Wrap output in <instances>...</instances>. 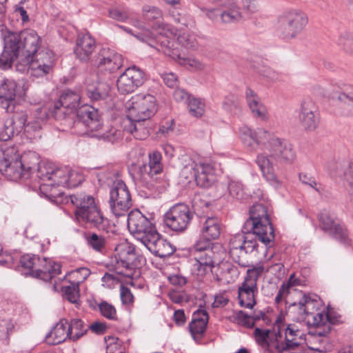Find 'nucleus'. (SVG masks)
Instances as JSON below:
<instances>
[{"mask_svg":"<svg viewBox=\"0 0 353 353\" xmlns=\"http://www.w3.org/2000/svg\"><path fill=\"white\" fill-rule=\"evenodd\" d=\"M239 133L245 147L250 150H256L261 145L263 146L264 152L258 154L256 162L268 181L279 183L274 168L294 161L296 153L292 144L263 128L252 130L243 125L239 129Z\"/></svg>","mask_w":353,"mask_h":353,"instance_id":"nucleus-1","label":"nucleus"},{"mask_svg":"<svg viewBox=\"0 0 353 353\" xmlns=\"http://www.w3.org/2000/svg\"><path fill=\"white\" fill-rule=\"evenodd\" d=\"M96 48L94 39L89 33L82 34L77 39L74 53L81 62H90L103 75L114 73L122 66V56L110 48H102L92 57Z\"/></svg>","mask_w":353,"mask_h":353,"instance_id":"nucleus-2","label":"nucleus"},{"mask_svg":"<svg viewBox=\"0 0 353 353\" xmlns=\"http://www.w3.org/2000/svg\"><path fill=\"white\" fill-rule=\"evenodd\" d=\"M41 45V39L32 29L9 33L4 39L3 51L0 56V68L8 69L19 57L21 61L31 58Z\"/></svg>","mask_w":353,"mask_h":353,"instance_id":"nucleus-3","label":"nucleus"},{"mask_svg":"<svg viewBox=\"0 0 353 353\" xmlns=\"http://www.w3.org/2000/svg\"><path fill=\"white\" fill-rule=\"evenodd\" d=\"M70 199L75 207L74 219L79 225L86 229L108 232L109 220L105 217L92 196L81 192L70 195Z\"/></svg>","mask_w":353,"mask_h":353,"instance_id":"nucleus-4","label":"nucleus"},{"mask_svg":"<svg viewBox=\"0 0 353 353\" xmlns=\"http://www.w3.org/2000/svg\"><path fill=\"white\" fill-rule=\"evenodd\" d=\"M249 214L250 217L244 223L242 232H253L266 247H271L275 235L267 208L262 203L254 204L250 207Z\"/></svg>","mask_w":353,"mask_h":353,"instance_id":"nucleus-5","label":"nucleus"},{"mask_svg":"<svg viewBox=\"0 0 353 353\" xmlns=\"http://www.w3.org/2000/svg\"><path fill=\"white\" fill-rule=\"evenodd\" d=\"M253 232L237 234L229 241V254L232 260L241 267H248L258 253V243Z\"/></svg>","mask_w":353,"mask_h":353,"instance_id":"nucleus-6","label":"nucleus"},{"mask_svg":"<svg viewBox=\"0 0 353 353\" xmlns=\"http://www.w3.org/2000/svg\"><path fill=\"white\" fill-rule=\"evenodd\" d=\"M125 108L129 121H146L157 112V101L152 94L140 93L126 102Z\"/></svg>","mask_w":353,"mask_h":353,"instance_id":"nucleus-7","label":"nucleus"},{"mask_svg":"<svg viewBox=\"0 0 353 353\" xmlns=\"http://www.w3.org/2000/svg\"><path fill=\"white\" fill-rule=\"evenodd\" d=\"M162 156L160 152L153 151L149 154V161L139 167L138 179L143 187L152 192L158 188L163 172Z\"/></svg>","mask_w":353,"mask_h":353,"instance_id":"nucleus-8","label":"nucleus"},{"mask_svg":"<svg viewBox=\"0 0 353 353\" xmlns=\"http://www.w3.org/2000/svg\"><path fill=\"white\" fill-rule=\"evenodd\" d=\"M307 23L305 13L299 10H292L281 15L276 27L277 35L283 39L294 38Z\"/></svg>","mask_w":353,"mask_h":353,"instance_id":"nucleus-9","label":"nucleus"},{"mask_svg":"<svg viewBox=\"0 0 353 353\" xmlns=\"http://www.w3.org/2000/svg\"><path fill=\"white\" fill-rule=\"evenodd\" d=\"M81 95L79 92L71 90H65L55 103L53 110L50 111L51 117L56 120L65 121L73 119V117L79 108Z\"/></svg>","mask_w":353,"mask_h":353,"instance_id":"nucleus-10","label":"nucleus"},{"mask_svg":"<svg viewBox=\"0 0 353 353\" xmlns=\"http://www.w3.org/2000/svg\"><path fill=\"white\" fill-rule=\"evenodd\" d=\"M109 205L116 216H125L132 205L131 194L121 180L113 183L110 190Z\"/></svg>","mask_w":353,"mask_h":353,"instance_id":"nucleus-11","label":"nucleus"},{"mask_svg":"<svg viewBox=\"0 0 353 353\" xmlns=\"http://www.w3.org/2000/svg\"><path fill=\"white\" fill-rule=\"evenodd\" d=\"M142 12L145 20L151 22L154 21L152 27L158 34L155 41V46L150 43H149L150 46L154 47L158 50V47L161 46L160 40L162 37L167 38L170 42L174 39L176 30L169 25L162 23L163 14L159 8L145 5L143 7Z\"/></svg>","mask_w":353,"mask_h":353,"instance_id":"nucleus-12","label":"nucleus"},{"mask_svg":"<svg viewBox=\"0 0 353 353\" xmlns=\"http://www.w3.org/2000/svg\"><path fill=\"white\" fill-rule=\"evenodd\" d=\"M193 214L189 206L178 203L172 206L164 216L165 225L175 232H183L190 225Z\"/></svg>","mask_w":353,"mask_h":353,"instance_id":"nucleus-13","label":"nucleus"},{"mask_svg":"<svg viewBox=\"0 0 353 353\" xmlns=\"http://www.w3.org/2000/svg\"><path fill=\"white\" fill-rule=\"evenodd\" d=\"M128 228L141 243L157 230L151 221L139 210H134L128 213Z\"/></svg>","mask_w":353,"mask_h":353,"instance_id":"nucleus-14","label":"nucleus"},{"mask_svg":"<svg viewBox=\"0 0 353 353\" xmlns=\"http://www.w3.org/2000/svg\"><path fill=\"white\" fill-rule=\"evenodd\" d=\"M77 119L73 122L74 128L84 127L88 131L98 132L101 129L103 123L101 115L97 109L88 105L79 107L74 114Z\"/></svg>","mask_w":353,"mask_h":353,"instance_id":"nucleus-15","label":"nucleus"},{"mask_svg":"<svg viewBox=\"0 0 353 353\" xmlns=\"http://www.w3.org/2000/svg\"><path fill=\"white\" fill-rule=\"evenodd\" d=\"M160 42L161 46L158 47V51L162 52L166 56L170 57L181 65L194 70H201L203 68V64L199 60L186 57L184 54L180 52L178 48L174 47V39L170 42L167 38L162 37Z\"/></svg>","mask_w":353,"mask_h":353,"instance_id":"nucleus-16","label":"nucleus"},{"mask_svg":"<svg viewBox=\"0 0 353 353\" xmlns=\"http://www.w3.org/2000/svg\"><path fill=\"white\" fill-rule=\"evenodd\" d=\"M144 82L143 72L135 65L127 68L118 78L117 86L122 94L132 93Z\"/></svg>","mask_w":353,"mask_h":353,"instance_id":"nucleus-17","label":"nucleus"},{"mask_svg":"<svg viewBox=\"0 0 353 353\" xmlns=\"http://www.w3.org/2000/svg\"><path fill=\"white\" fill-rule=\"evenodd\" d=\"M319 220L325 232L339 241H345L347 236L346 230L333 213L324 210L319 214Z\"/></svg>","mask_w":353,"mask_h":353,"instance_id":"nucleus-18","label":"nucleus"},{"mask_svg":"<svg viewBox=\"0 0 353 353\" xmlns=\"http://www.w3.org/2000/svg\"><path fill=\"white\" fill-rule=\"evenodd\" d=\"M141 243L154 255L162 259L170 256L175 251L174 246L162 238L157 230Z\"/></svg>","mask_w":353,"mask_h":353,"instance_id":"nucleus-19","label":"nucleus"},{"mask_svg":"<svg viewBox=\"0 0 353 353\" xmlns=\"http://www.w3.org/2000/svg\"><path fill=\"white\" fill-rule=\"evenodd\" d=\"M299 121L305 130L313 131L319 124L318 107L311 99H305L301 105Z\"/></svg>","mask_w":353,"mask_h":353,"instance_id":"nucleus-20","label":"nucleus"},{"mask_svg":"<svg viewBox=\"0 0 353 353\" xmlns=\"http://www.w3.org/2000/svg\"><path fill=\"white\" fill-rule=\"evenodd\" d=\"M50 116H51L50 113L46 108H38L34 112L33 119L26 123L23 134L30 141L40 138L42 125Z\"/></svg>","mask_w":353,"mask_h":353,"instance_id":"nucleus-21","label":"nucleus"},{"mask_svg":"<svg viewBox=\"0 0 353 353\" xmlns=\"http://www.w3.org/2000/svg\"><path fill=\"white\" fill-rule=\"evenodd\" d=\"M39 165V156L35 152L29 151L21 157L17 153L14 171L18 172L19 176H16V181L28 177L29 174L35 171Z\"/></svg>","mask_w":353,"mask_h":353,"instance_id":"nucleus-22","label":"nucleus"},{"mask_svg":"<svg viewBox=\"0 0 353 353\" xmlns=\"http://www.w3.org/2000/svg\"><path fill=\"white\" fill-rule=\"evenodd\" d=\"M17 151L14 147L0 148V172L8 179L16 181L18 172L15 170Z\"/></svg>","mask_w":353,"mask_h":353,"instance_id":"nucleus-23","label":"nucleus"},{"mask_svg":"<svg viewBox=\"0 0 353 353\" xmlns=\"http://www.w3.org/2000/svg\"><path fill=\"white\" fill-rule=\"evenodd\" d=\"M75 176H77L75 171H69L67 168H56L53 165V172L50 176V182L42 183L41 188L44 189L46 186L53 185H66L69 188L77 187L81 177L79 176V179L74 181L72 177Z\"/></svg>","mask_w":353,"mask_h":353,"instance_id":"nucleus-24","label":"nucleus"},{"mask_svg":"<svg viewBox=\"0 0 353 353\" xmlns=\"http://www.w3.org/2000/svg\"><path fill=\"white\" fill-rule=\"evenodd\" d=\"M61 273V265L46 259H41L34 269L33 276L44 281H52Z\"/></svg>","mask_w":353,"mask_h":353,"instance_id":"nucleus-25","label":"nucleus"},{"mask_svg":"<svg viewBox=\"0 0 353 353\" xmlns=\"http://www.w3.org/2000/svg\"><path fill=\"white\" fill-rule=\"evenodd\" d=\"M194 174L196 185L202 188H210L216 181L214 167L209 162L200 161Z\"/></svg>","mask_w":353,"mask_h":353,"instance_id":"nucleus-26","label":"nucleus"},{"mask_svg":"<svg viewBox=\"0 0 353 353\" xmlns=\"http://www.w3.org/2000/svg\"><path fill=\"white\" fill-rule=\"evenodd\" d=\"M194 259L196 261L194 266L201 274H205L208 272H212V268L217 263V254L213 249H207L203 252H197L194 254Z\"/></svg>","mask_w":353,"mask_h":353,"instance_id":"nucleus-27","label":"nucleus"},{"mask_svg":"<svg viewBox=\"0 0 353 353\" xmlns=\"http://www.w3.org/2000/svg\"><path fill=\"white\" fill-rule=\"evenodd\" d=\"M17 83L12 80H6L0 85V103L7 112L14 110Z\"/></svg>","mask_w":353,"mask_h":353,"instance_id":"nucleus-28","label":"nucleus"},{"mask_svg":"<svg viewBox=\"0 0 353 353\" xmlns=\"http://www.w3.org/2000/svg\"><path fill=\"white\" fill-rule=\"evenodd\" d=\"M319 305L316 299L312 298L309 294H303L297 303L290 305V309L297 312L300 319L307 316L314 312H317Z\"/></svg>","mask_w":353,"mask_h":353,"instance_id":"nucleus-29","label":"nucleus"},{"mask_svg":"<svg viewBox=\"0 0 353 353\" xmlns=\"http://www.w3.org/2000/svg\"><path fill=\"white\" fill-rule=\"evenodd\" d=\"M257 291V285L244 280L238 290L240 305L247 308H252L256 304L254 294Z\"/></svg>","mask_w":353,"mask_h":353,"instance_id":"nucleus-30","label":"nucleus"},{"mask_svg":"<svg viewBox=\"0 0 353 353\" xmlns=\"http://www.w3.org/2000/svg\"><path fill=\"white\" fill-rule=\"evenodd\" d=\"M68 322L62 319L46 335V341L49 345H58L70 339V334L67 327Z\"/></svg>","mask_w":353,"mask_h":353,"instance_id":"nucleus-31","label":"nucleus"},{"mask_svg":"<svg viewBox=\"0 0 353 353\" xmlns=\"http://www.w3.org/2000/svg\"><path fill=\"white\" fill-rule=\"evenodd\" d=\"M245 97L248 105L251 110L253 116L261 120L266 119L267 109L261 103L260 99L254 90L248 88L245 91Z\"/></svg>","mask_w":353,"mask_h":353,"instance_id":"nucleus-32","label":"nucleus"},{"mask_svg":"<svg viewBox=\"0 0 353 353\" xmlns=\"http://www.w3.org/2000/svg\"><path fill=\"white\" fill-rule=\"evenodd\" d=\"M23 63H17V69L20 71H25L26 68L31 76L42 77L49 74L52 68H46L43 64L30 60V58L23 61Z\"/></svg>","mask_w":353,"mask_h":353,"instance_id":"nucleus-33","label":"nucleus"},{"mask_svg":"<svg viewBox=\"0 0 353 353\" xmlns=\"http://www.w3.org/2000/svg\"><path fill=\"white\" fill-rule=\"evenodd\" d=\"M202 235L207 239H216L221 234V226L218 219L208 217L203 224Z\"/></svg>","mask_w":353,"mask_h":353,"instance_id":"nucleus-34","label":"nucleus"},{"mask_svg":"<svg viewBox=\"0 0 353 353\" xmlns=\"http://www.w3.org/2000/svg\"><path fill=\"white\" fill-rule=\"evenodd\" d=\"M221 23H234L240 21L242 19L241 8L236 3H231L225 9L221 11Z\"/></svg>","mask_w":353,"mask_h":353,"instance_id":"nucleus-35","label":"nucleus"},{"mask_svg":"<svg viewBox=\"0 0 353 353\" xmlns=\"http://www.w3.org/2000/svg\"><path fill=\"white\" fill-rule=\"evenodd\" d=\"M67 327L70 334V339L75 341L83 336L88 330V325L80 319H72Z\"/></svg>","mask_w":353,"mask_h":353,"instance_id":"nucleus-36","label":"nucleus"},{"mask_svg":"<svg viewBox=\"0 0 353 353\" xmlns=\"http://www.w3.org/2000/svg\"><path fill=\"white\" fill-rule=\"evenodd\" d=\"M343 108L347 110V114L353 113V87L350 85H344L337 97Z\"/></svg>","mask_w":353,"mask_h":353,"instance_id":"nucleus-37","label":"nucleus"},{"mask_svg":"<svg viewBox=\"0 0 353 353\" xmlns=\"http://www.w3.org/2000/svg\"><path fill=\"white\" fill-rule=\"evenodd\" d=\"M207 321L205 317L204 321H196L192 319L188 325L189 330L191 334L192 339L196 341L199 342L202 339L207 327Z\"/></svg>","mask_w":353,"mask_h":353,"instance_id":"nucleus-38","label":"nucleus"},{"mask_svg":"<svg viewBox=\"0 0 353 353\" xmlns=\"http://www.w3.org/2000/svg\"><path fill=\"white\" fill-rule=\"evenodd\" d=\"M328 319L329 316L326 315V313L324 312L317 311L314 312L312 314H308L307 316H305L302 319L306 321L309 326L319 327V330H321V327L326 328Z\"/></svg>","mask_w":353,"mask_h":353,"instance_id":"nucleus-39","label":"nucleus"},{"mask_svg":"<svg viewBox=\"0 0 353 353\" xmlns=\"http://www.w3.org/2000/svg\"><path fill=\"white\" fill-rule=\"evenodd\" d=\"M30 60L43 64L46 68H52L54 64V54L50 50L37 51L31 57Z\"/></svg>","mask_w":353,"mask_h":353,"instance_id":"nucleus-40","label":"nucleus"},{"mask_svg":"<svg viewBox=\"0 0 353 353\" xmlns=\"http://www.w3.org/2000/svg\"><path fill=\"white\" fill-rule=\"evenodd\" d=\"M192 207L193 214L199 217L205 216L210 212V203L201 198L200 195H195L192 199Z\"/></svg>","mask_w":353,"mask_h":353,"instance_id":"nucleus-41","label":"nucleus"},{"mask_svg":"<svg viewBox=\"0 0 353 353\" xmlns=\"http://www.w3.org/2000/svg\"><path fill=\"white\" fill-rule=\"evenodd\" d=\"M15 325L12 319L0 320V341L3 345H8L10 336L14 332Z\"/></svg>","mask_w":353,"mask_h":353,"instance_id":"nucleus-42","label":"nucleus"},{"mask_svg":"<svg viewBox=\"0 0 353 353\" xmlns=\"http://www.w3.org/2000/svg\"><path fill=\"white\" fill-rule=\"evenodd\" d=\"M28 115L24 112H16L11 117L7 118L8 121H11V125L16 132L19 134L23 132L27 123Z\"/></svg>","mask_w":353,"mask_h":353,"instance_id":"nucleus-43","label":"nucleus"},{"mask_svg":"<svg viewBox=\"0 0 353 353\" xmlns=\"http://www.w3.org/2000/svg\"><path fill=\"white\" fill-rule=\"evenodd\" d=\"M88 245L97 252H101L105 246L106 240L101 236L94 232H89L85 236Z\"/></svg>","mask_w":353,"mask_h":353,"instance_id":"nucleus-44","label":"nucleus"},{"mask_svg":"<svg viewBox=\"0 0 353 353\" xmlns=\"http://www.w3.org/2000/svg\"><path fill=\"white\" fill-rule=\"evenodd\" d=\"M64 297L70 303H77L79 296V284L78 282H70V285L62 287Z\"/></svg>","mask_w":353,"mask_h":353,"instance_id":"nucleus-45","label":"nucleus"},{"mask_svg":"<svg viewBox=\"0 0 353 353\" xmlns=\"http://www.w3.org/2000/svg\"><path fill=\"white\" fill-rule=\"evenodd\" d=\"M109 86L101 83L97 88H90L87 90V95L91 101H97L105 99L108 94Z\"/></svg>","mask_w":353,"mask_h":353,"instance_id":"nucleus-46","label":"nucleus"},{"mask_svg":"<svg viewBox=\"0 0 353 353\" xmlns=\"http://www.w3.org/2000/svg\"><path fill=\"white\" fill-rule=\"evenodd\" d=\"M131 124L128 129L130 133L134 134V137L138 139H145L149 135L148 128L143 126V122L145 121H130Z\"/></svg>","mask_w":353,"mask_h":353,"instance_id":"nucleus-47","label":"nucleus"},{"mask_svg":"<svg viewBox=\"0 0 353 353\" xmlns=\"http://www.w3.org/2000/svg\"><path fill=\"white\" fill-rule=\"evenodd\" d=\"M187 104L191 115L201 117L204 114L205 103L201 99L192 97Z\"/></svg>","mask_w":353,"mask_h":353,"instance_id":"nucleus-48","label":"nucleus"},{"mask_svg":"<svg viewBox=\"0 0 353 353\" xmlns=\"http://www.w3.org/2000/svg\"><path fill=\"white\" fill-rule=\"evenodd\" d=\"M177 43L186 49H194L196 48L197 42L195 37L188 32H181L178 34Z\"/></svg>","mask_w":353,"mask_h":353,"instance_id":"nucleus-49","label":"nucleus"},{"mask_svg":"<svg viewBox=\"0 0 353 353\" xmlns=\"http://www.w3.org/2000/svg\"><path fill=\"white\" fill-rule=\"evenodd\" d=\"M39 261V256L36 255L25 254L20 259L21 267L29 271V274L33 276L34 269Z\"/></svg>","mask_w":353,"mask_h":353,"instance_id":"nucleus-50","label":"nucleus"},{"mask_svg":"<svg viewBox=\"0 0 353 353\" xmlns=\"http://www.w3.org/2000/svg\"><path fill=\"white\" fill-rule=\"evenodd\" d=\"M326 315L329 316L326 328H323V330L316 331L318 336H324L329 334L331 330V324L334 325L343 323V317L340 314H336L334 312H326Z\"/></svg>","mask_w":353,"mask_h":353,"instance_id":"nucleus-51","label":"nucleus"},{"mask_svg":"<svg viewBox=\"0 0 353 353\" xmlns=\"http://www.w3.org/2000/svg\"><path fill=\"white\" fill-rule=\"evenodd\" d=\"M35 171H37V176L43 181V183H48L50 182V176L53 172V164L40 163Z\"/></svg>","mask_w":353,"mask_h":353,"instance_id":"nucleus-52","label":"nucleus"},{"mask_svg":"<svg viewBox=\"0 0 353 353\" xmlns=\"http://www.w3.org/2000/svg\"><path fill=\"white\" fill-rule=\"evenodd\" d=\"M10 122L7 119L4 121L3 126L0 128V141H7L10 140L14 135H18Z\"/></svg>","mask_w":353,"mask_h":353,"instance_id":"nucleus-53","label":"nucleus"},{"mask_svg":"<svg viewBox=\"0 0 353 353\" xmlns=\"http://www.w3.org/2000/svg\"><path fill=\"white\" fill-rule=\"evenodd\" d=\"M299 179L302 183L314 188L319 194H323L324 188L322 185L317 183L314 177L305 173H301L299 174Z\"/></svg>","mask_w":353,"mask_h":353,"instance_id":"nucleus-54","label":"nucleus"},{"mask_svg":"<svg viewBox=\"0 0 353 353\" xmlns=\"http://www.w3.org/2000/svg\"><path fill=\"white\" fill-rule=\"evenodd\" d=\"M230 194L234 199L241 200L243 198L244 191L243 185L239 181L231 180L228 183Z\"/></svg>","mask_w":353,"mask_h":353,"instance_id":"nucleus-55","label":"nucleus"},{"mask_svg":"<svg viewBox=\"0 0 353 353\" xmlns=\"http://www.w3.org/2000/svg\"><path fill=\"white\" fill-rule=\"evenodd\" d=\"M108 15L114 20L125 22L130 19V12L126 10H121L118 8H112L108 10Z\"/></svg>","mask_w":353,"mask_h":353,"instance_id":"nucleus-56","label":"nucleus"},{"mask_svg":"<svg viewBox=\"0 0 353 353\" xmlns=\"http://www.w3.org/2000/svg\"><path fill=\"white\" fill-rule=\"evenodd\" d=\"M263 271L264 268L262 265L249 269L247 271V274L244 280L253 284L257 285V280L261 276Z\"/></svg>","mask_w":353,"mask_h":353,"instance_id":"nucleus-57","label":"nucleus"},{"mask_svg":"<svg viewBox=\"0 0 353 353\" xmlns=\"http://www.w3.org/2000/svg\"><path fill=\"white\" fill-rule=\"evenodd\" d=\"M99 308L101 314L108 319H115L117 312L115 307L107 303L106 301H102L100 304H99Z\"/></svg>","mask_w":353,"mask_h":353,"instance_id":"nucleus-58","label":"nucleus"},{"mask_svg":"<svg viewBox=\"0 0 353 353\" xmlns=\"http://www.w3.org/2000/svg\"><path fill=\"white\" fill-rule=\"evenodd\" d=\"M235 320L239 324L248 328H252L254 325V322L252 316L247 314L242 310L237 312L235 316Z\"/></svg>","mask_w":353,"mask_h":353,"instance_id":"nucleus-59","label":"nucleus"},{"mask_svg":"<svg viewBox=\"0 0 353 353\" xmlns=\"http://www.w3.org/2000/svg\"><path fill=\"white\" fill-rule=\"evenodd\" d=\"M90 270L87 268H79L70 273L72 279H76L74 282H78L79 284L83 282L90 274Z\"/></svg>","mask_w":353,"mask_h":353,"instance_id":"nucleus-60","label":"nucleus"},{"mask_svg":"<svg viewBox=\"0 0 353 353\" xmlns=\"http://www.w3.org/2000/svg\"><path fill=\"white\" fill-rule=\"evenodd\" d=\"M207 249H212V243L210 239H203L197 241L192 247L191 252L193 256L197 252H203Z\"/></svg>","mask_w":353,"mask_h":353,"instance_id":"nucleus-61","label":"nucleus"},{"mask_svg":"<svg viewBox=\"0 0 353 353\" xmlns=\"http://www.w3.org/2000/svg\"><path fill=\"white\" fill-rule=\"evenodd\" d=\"M222 276L227 280L237 277L239 272L237 268L229 263H222L220 266Z\"/></svg>","mask_w":353,"mask_h":353,"instance_id":"nucleus-62","label":"nucleus"},{"mask_svg":"<svg viewBox=\"0 0 353 353\" xmlns=\"http://www.w3.org/2000/svg\"><path fill=\"white\" fill-rule=\"evenodd\" d=\"M108 341L109 343L107 345V353H124L119 338L109 336Z\"/></svg>","mask_w":353,"mask_h":353,"instance_id":"nucleus-63","label":"nucleus"},{"mask_svg":"<svg viewBox=\"0 0 353 353\" xmlns=\"http://www.w3.org/2000/svg\"><path fill=\"white\" fill-rule=\"evenodd\" d=\"M198 163L194 161L190 162L188 165H185L181 172V174L187 180L194 179V174H196Z\"/></svg>","mask_w":353,"mask_h":353,"instance_id":"nucleus-64","label":"nucleus"}]
</instances>
